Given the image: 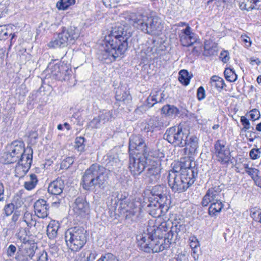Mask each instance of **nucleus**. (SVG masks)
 <instances>
[{"label":"nucleus","instance_id":"obj_64","mask_svg":"<svg viewBox=\"0 0 261 261\" xmlns=\"http://www.w3.org/2000/svg\"><path fill=\"white\" fill-rule=\"evenodd\" d=\"M37 261H48V255L46 252L43 251Z\"/></svg>","mask_w":261,"mask_h":261},{"label":"nucleus","instance_id":"obj_18","mask_svg":"<svg viewBox=\"0 0 261 261\" xmlns=\"http://www.w3.org/2000/svg\"><path fill=\"white\" fill-rule=\"evenodd\" d=\"M150 27H144L146 29L147 34L151 35H159L161 33L163 29V22L162 20L157 16H152V19L149 20Z\"/></svg>","mask_w":261,"mask_h":261},{"label":"nucleus","instance_id":"obj_44","mask_svg":"<svg viewBox=\"0 0 261 261\" xmlns=\"http://www.w3.org/2000/svg\"><path fill=\"white\" fill-rule=\"evenodd\" d=\"M115 97L117 101L124 102L129 97V95L121 88H118L116 91Z\"/></svg>","mask_w":261,"mask_h":261},{"label":"nucleus","instance_id":"obj_30","mask_svg":"<svg viewBox=\"0 0 261 261\" xmlns=\"http://www.w3.org/2000/svg\"><path fill=\"white\" fill-rule=\"evenodd\" d=\"M97 255L94 250H84L79 255L80 261H93Z\"/></svg>","mask_w":261,"mask_h":261},{"label":"nucleus","instance_id":"obj_62","mask_svg":"<svg viewBox=\"0 0 261 261\" xmlns=\"http://www.w3.org/2000/svg\"><path fill=\"white\" fill-rule=\"evenodd\" d=\"M16 251V247L12 244L10 245L7 249V255L9 257L13 256Z\"/></svg>","mask_w":261,"mask_h":261},{"label":"nucleus","instance_id":"obj_49","mask_svg":"<svg viewBox=\"0 0 261 261\" xmlns=\"http://www.w3.org/2000/svg\"><path fill=\"white\" fill-rule=\"evenodd\" d=\"M101 120L99 116L94 117L90 122L88 123V126L92 128H97L100 126V122Z\"/></svg>","mask_w":261,"mask_h":261},{"label":"nucleus","instance_id":"obj_14","mask_svg":"<svg viewBox=\"0 0 261 261\" xmlns=\"http://www.w3.org/2000/svg\"><path fill=\"white\" fill-rule=\"evenodd\" d=\"M146 159L143 154L137 153L135 156H130L129 168L134 176L140 175L144 170Z\"/></svg>","mask_w":261,"mask_h":261},{"label":"nucleus","instance_id":"obj_59","mask_svg":"<svg viewBox=\"0 0 261 261\" xmlns=\"http://www.w3.org/2000/svg\"><path fill=\"white\" fill-rule=\"evenodd\" d=\"M73 163V159L71 158H67L64 160L61 164V166L68 168Z\"/></svg>","mask_w":261,"mask_h":261},{"label":"nucleus","instance_id":"obj_53","mask_svg":"<svg viewBox=\"0 0 261 261\" xmlns=\"http://www.w3.org/2000/svg\"><path fill=\"white\" fill-rule=\"evenodd\" d=\"M241 122L243 125V128L242 129L243 130L246 131L247 130L250 129V124L249 120L246 117L242 116L241 117Z\"/></svg>","mask_w":261,"mask_h":261},{"label":"nucleus","instance_id":"obj_51","mask_svg":"<svg viewBox=\"0 0 261 261\" xmlns=\"http://www.w3.org/2000/svg\"><path fill=\"white\" fill-rule=\"evenodd\" d=\"M15 259L17 261H29L30 259L22 252L21 250L19 249L16 253Z\"/></svg>","mask_w":261,"mask_h":261},{"label":"nucleus","instance_id":"obj_37","mask_svg":"<svg viewBox=\"0 0 261 261\" xmlns=\"http://www.w3.org/2000/svg\"><path fill=\"white\" fill-rule=\"evenodd\" d=\"M247 173L251 177L256 185L261 187V184L259 182L261 174L258 169L252 168L250 170L247 171Z\"/></svg>","mask_w":261,"mask_h":261},{"label":"nucleus","instance_id":"obj_5","mask_svg":"<svg viewBox=\"0 0 261 261\" xmlns=\"http://www.w3.org/2000/svg\"><path fill=\"white\" fill-rule=\"evenodd\" d=\"M87 236V231L83 227H71L65 232L66 245L71 251H78L86 244Z\"/></svg>","mask_w":261,"mask_h":261},{"label":"nucleus","instance_id":"obj_11","mask_svg":"<svg viewBox=\"0 0 261 261\" xmlns=\"http://www.w3.org/2000/svg\"><path fill=\"white\" fill-rule=\"evenodd\" d=\"M224 187V185L219 181H215L203 196L201 201L202 205L207 206L210 203L222 201V190Z\"/></svg>","mask_w":261,"mask_h":261},{"label":"nucleus","instance_id":"obj_58","mask_svg":"<svg viewBox=\"0 0 261 261\" xmlns=\"http://www.w3.org/2000/svg\"><path fill=\"white\" fill-rule=\"evenodd\" d=\"M252 218L255 221H258L261 223V211L256 210L251 213Z\"/></svg>","mask_w":261,"mask_h":261},{"label":"nucleus","instance_id":"obj_1","mask_svg":"<svg viewBox=\"0 0 261 261\" xmlns=\"http://www.w3.org/2000/svg\"><path fill=\"white\" fill-rule=\"evenodd\" d=\"M129 36L122 27L114 28L105 37V43L98 54V58L106 63L116 60L127 49Z\"/></svg>","mask_w":261,"mask_h":261},{"label":"nucleus","instance_id":"obj_17","mask_svg":"<svg viewBox=\"0 0 261 261\" xmlns=\"http://www.w3.org/2000/svg\"><path fill=\"white\" fill-rule=\"evenodd\" d=\"M179 37L182 45L186 47L191 46L197 39L195 34L192 31L189 25H187L186 29L181 30Z\"/></svg>","mask_w":261,"mask_h":261},{"label":"nucleus","instance_id":"obj_50","mask_svg":"<svg viewBox=\"0 0 261 261\" xmlns=\"http://www.w3.org/2000/svg\"><path fill=\"white\" fill-rule=\"evenodd\" d=\"M240 40L243 43L245 47L248 48L251 45V41L250 37L246 34H242L240 37Z\"/></svg>","mask_w":261,"mask_h":261},{"label":"nucleus","instance_id":"obj_43","mask_svg":"<svg viewBox=\"0 0 261 261\" xmlns=\"http://www.w3.org/2000/svg\"><path fill=\"white\" fill-rule=\"evenodd\" d=\"M203 54L206 57L214 56L217 54V49L216 46H208L207 44H205Z\"/></svg>","mask_w":261,"mask_h":261},{"label":"nucleus","instance_id":"obj_24","mask_svg":"<svg viewBox=\"0 0 261 261\" xmlns=\"http://www.w3.org/2000/svg\"><path fill=\"white\" fill-rule=\"evenodd\" d=\"M164 97L165 95L162 91H152L147 99V106L148 108L152 107L155 103L162 102Z\"/></svg>","mask_w":261,"mask_h":261},{"label":"nucleus","instance_id":"obj_22","mask_svg":"<svg viewBox=\"0 0 261 261\" xmlns=\"http://www.w3.org/2000/svg\"><path fill=\"white\" fill-rule=\"evenodd\" d=\"M75 213L78 215L85 214L89 209V205L85 199L83 197H77L72 205Z\"/></svg>","mask_w":261,"mask_h":261},{"label":"nucleus","instance_id":"obj_6","mask_svg":"<svg viewBox=\"0 0 261 261\" xmlns=\"http://www.w3.org/2000/svg\"><path fill=\"white\" fill-rule=\"evenodd\" d=\"M80 30L75 27H70L67 29L63 28L58 36L48 43L50 48L64 47L69 44H73L79 37Z\"/></svg>","mask_w":261,"mask_h":261},{"label":"nucleus","instance_id":"obj_45","mask_svg":"<svg viewBox=\"0 0 261 261\" xmlns=\"http://www.w3.org/2000/svg\"><path fill=\"white\" fill-rule=\"evenodd\" d=\"M85 138L82 137H77L75 141V147L79 151H83L85 148Z\"/></svg>","mask_w":261,"mask_h":261},{"label":"nucleus","instance_id":"obj_47","mask_svg":"<svg viewBox=\"0 0 261 261\" xmlns=\"http://www.w3.org/2000/svg\"><path fill=\"white\" fill-rule=\"evenodd\" d=\"M190 246L192 249H199L200 244L199 242L196 237L194 236H191L189 239Z\"/></svg>","mask_w":261,"mask_h":261},{"label":"nucleus","instance_id":"obj_25","mask_svg":"<svg viewBox=\"0 0 261 261\" xmlns=\"http://www.w3.org/2000/svg\"><path fill=\"white\" fill-rule=\"evenodd\" d=\"M161 168L157 164L149 167L146 173V177L150 182H155L160 177Z\"/></svg>","mask_w":261,"mask_h":261},{"label":"nucleus","instance_id":"obj_48","mask_svg":"<svg viewBox=\"0 0 261 261\" xmlns=\"http://www.w3.org/2000/svg\"><path fill=\"white\" fill-rule=\"evenodd\" d=\"M97 261H119L114 255L108 253L102 255Z\"/></svg>","mask_w":261,"mask_h":261},{"label":"nucleus","instance_id":"obj_28","mask_svg":"<svg viewBox=\"0 0 261 261\" xmlns=\"http://www.w3.org/2000/svg\"><path fill=\"white\" fill-rule=\"evenodd\" d=\"M59 227L60 224L57 221L51 220L49 223L46 229V233L50 239H54L57 237Z\"/></svg>","mask_w":261,"mask_h":261},{"label":"nucleus","instance_id":"obj_57","mask_svg":"<svg viewBox=\"0 0 261 261\" xmlns=\"http://www.w3.org/2000/svg\"><path fill=\"white\" fill-rule=\"evenodd\" d=\"M171 229H173V228ZM174 234V230L170 229L167 234L164 235L165 238L164 240H166V242H168L169 247H170V245L171 243V241L173 238Z\"/></svg>","mask_w":261,"mask_h":261},{"label":"nucleus","instance_id":"obj_35","mask_svg":"<svg viewBox=\"0 0 261 261\" xmlns=\"http://www.w3.org/2000/svg\"><path fill=\"white\" fill-rule=\"evenodd\" d=\"M75 4V0H60L57 3L56 7L59 10H65Z\"/></svg>","mask_w":261,"mask_h":261},{"label":"nucleus","instance_id":"obj_42","mask_svg":"<svg viewBox=\"0 0 261 261\" xmlns=\"http://www.w3.org/2000/svg\"><path fill=\"white\" fill-rule=\"evenodd\" d=\"M179 81L185 85L187 86L190 82V76H188V72L186 70H181L179 72Z\"/></svg>","mask_w":261,"mask_h":261},{"label":"nucleus","instance_id":"obj_4","mask_svg":"<svg viewBox=\"0 0 261 261\" xmlns=\"http://www.w3.org/2000/svg\"><path fill=\"white\" fill-rule=\"evenodd\" d=\"M137 239L140 249L146 252H159L169 248L168 242L154 232L150 235L147 229L142 234L138 235Z\"/></svg>","mask_w":261,"mask_h":261},{"label":"nucleus","instance_id":"obj_27","mask_svg":"<svg viewBox=\"0 0 261 261\" xmlns=\"http://www.w3.org/2000/svg\"><path fill=\"white\" fill-rule=\"evenodd\" d=\"M65 66H60L58 64L50 63L47 68V72L50 74L53 77L57 80L62 79L61 71H63Z\"/></svg>","mask_w":261,"mask_h":261},{"label":"nucleus","instance_id":"obj_21","mask_svg":"<svg viewBox=\"0 0 261 261\" xmlns=\"http://www.w3.org/2000/svg\"><path fill=\"white\" fill-rule=\"evenodd\" d=\"M186 147L184 149L185 154L189 158H192L197 152L198 147V138L195 136H192L188 140L187 139Z\"/></svg>","mask_w":261,"mask_h":261},{"label":"nucleus","instance_id":"obj_38","mask_svg":"<svg viewBox=\"0 0 261 261\" xmlns=\"http://www.w3.org/2000/svg\"><path fill=\"white\" fill-rule=\"evenodd\" d=\"M166 193V187L164 185H156L151 190V193L153 196L158 197Z\"/></svg>","mask_w":261,"mask_h":261},{"label":"nucleus","instance_id":"obj_60","mask_svg":"<svg viewBox=\"0 0 261 261\" xmlns=\"http://www.w3.org/2000/svg\"><path fill=\"white\" fill-rule=\"evenodd\" d=\"M197 98L199 100H201L205 97V90L202 86L198 88L197 92Z\"/></svg>","mask_w":261,"mask_h":261},{"label":"nucleus","instance_id":"obj_34","mask_svg":"<svg viewBox=\"0 0 261 261\" xmlns=\"http://www.w3.org/2000/svg\"><path fill=\"white\" fill-rule=\"evenodd\" d=\"M98 116L103 123L111 121L114 118L112 111L107 110L100 111Z\"/></svg>","mask_w":261,"mask_h":261},{"label":"nucleus","instance_id":"obj_32","mask_svg":"<svg viewBox=\"0 0 261 261\" xmlns=\"http://www.w3.org/2000/svg\"><path fill=\"white\" fill-rule=\"evenodd\" d=\"M211 205L208 208V214L212 217L218 215L224 207L222 201L210 203Z\"/></svg>","mask_w":261,"mask_h":261},{"label":"nucleus","instance_id":"obj_3","mask_svg":"<svg viewBox=\"0 0 261 261\" xmlns=\"http://www.w3.org/2000/svg\"><path fill=\"white\" fill-rule=\"evenodd\" d=\"M108 172L105 168L97 164H92L83 176V187L86 190L96 186L104 189L108 185Z\"/></svg>","mask_w":261,"mask_h":261},{"label":"nucleus","instance_id":"obj_41","mask_svg":"<svg viewBox=\"0 0 261 261\" xmlns=\"http://www.w3.org/2000/svg\"><path fill=\"white\" fill-rule=\"evenodd\" d=\"M33 215L31 213L26 212L24 214L23 217V221L24 222L27 226L29 227H31L33 226H35L36 224V221L33 219Z\"/></svg>","mask_w":261,"mask_h":261},{"label":"nucleus","instance_id":"obj_54","mask_svg":"<svg viewBox=\"0 0 261 261\" xmlns=\"http://www.w3.org/2000/svg\"><path fill=\"white\" fill-rule=\"evenodd\" d=\"M15 206L13 203H9L5 205L4 212L7 216L11 215L14 212Z\"/></svg>","mask_w":261,"mask_h":261},{"label":"nucleus","instance_id":"obj_23","mask_svg":"<svg viewBox=\"0 0 261 261\" xmlns=\"http://www.w3.org/2000/svg\"><path fill=\"white\" fill-rule=\"evenodd\" d=\"M64 188V181L61 178H57L49 185L48 192L53 195H60Z\"/></svg>","mask_w":261,"mask_h":261},{"label":"nucleus","instance_id":"obj_52","mask_svg":"<svg viewBox=\"0 0 261 261\" xmlns=\"http://www.w3.org/2000/svg\"><path fill=\"white\" fill-rule=\"evenodd\" d=\"M249 113L250 119L253 121H255L260 117V112L256 109L251 110Z\"/></svg>","mask_w":261,"mask_h":261},{"label":"nucleus","instance_id":"obj_46","mask_svg":"<svg viewBox=\"0 0 261 261\" xmlns=\"http://www.w3.org/2000/svg\"><path fill=\"white\" fill-rule=\"evenodd\" d=\"M152 51V47H146L142 49L141 51V56L143 59H148L149 58H150Z\"/></svg>","mask_w":261,"mask_h":261},{"label":"nucleus","instance_id":"obj_56","mask_svg":"<svg viewBox=\"0 0 261 261\" xmlns=\"http://www.w3.org/2000/svg\"><path fill=\"white\" fill-rule=\"evenodd\" d=\"M219 58L224 63H227L230 59L228 51L227 50H223L220 53Z\"/></svg>","mask_w":261,"mask_h":261},{"label":"nucleus","instance_id":"obj_36","mask_svg":"<svg viewBox=\"0 0 261 261\" xmlns=\"http://www.w3.org/2000/svg\"><path fill=\"white\" fill-rule=\"evenodd\" d=\"M240 7L242 9L248 11L253 9H257V5L255 0H241Z\"/></svg>","mask_w":261,"mask_h":261},{"label":"nucleus","instance_id":"obj_55","mask_svg":"<svg viewBox=\"0 0 261 261\" xmlns=\"http://www.w3.org/2000/svg\"><path fill=\"white\" fill-rule=\"evenodd\" d=\"M260 153L259 149L253 148L250 150L249 155L251 159L256 160L259 158Z\"/></svg>","mask_w":261,"mask_h":261},{"label":"nucleus","instance_id":"obj_40","mask_svg":"<svg viewBox=\"0 0 261 261\" xmlns=\"http://www.w3.org/2000/svg\"><path fill=\"white\" fill-rule=\"evenodd\" d=\"M210 83L212 86L215 88L222 89L224 87V83L223 80L218 76H213L211 79Z\"/></svg>","mask_w":261,"mask_h":261},{"label":"nucleus","instance_id":"obj_39","mask_svg":"<svg viewBox=\"0 0 261 261\" xmlns=\"http://www.w3.org/2000/svg\"><path fill=\"white\" fill-rule=\"evenodd\" d=\"M225 77L230 82H234L237 79V75L234 71L230 68H226L224 72Z\"/></svg>","mask_w":261,"mask_h":261},{"label":"nucleus","instance_id":"obj_20","mask_svg":"<svg viewBox=\"0 0 261 261\" xmlns=\"http://www.w3.org/2000/svg\"><path fill=\"white\" fill-rule=\"evenodd\" d=\"M36 215L40 218H44L48 215L49 206L47 202L42 199L37 200L34 204Z\"/></svg>","mask_w":261,"mask_h":261},{"label":"nucleus","instance_id":"obj_2","mask_svg":"<svg viewBox=\"0 0 261 261\" xmlns=\"http://www.w3.org/2000/svg\"><path fill=\"white\" fill-rule=\"evenodd\" d=\"M182 163L180 172L171 170L168 173V185L174 192L181 193L187 190L193 184L197 174L194 169L187 167V160Z\"/></svg>","mask_w":261,"mask_h":261},{"label":"nucleus","instance_id":"obj_12","mask_svg":"<svg viewBox=\"0 0 261 261\" xmlns=\"http://www.w3.org/2000/svg\"><path fill=\"white\" fill-rule=\"evenodd\" d=\"M26 152H28V155L22 156V158L17 161L18 163L15 168V176L19 178L24 176L29 170L32 162V150L28 148Z\"/></svg>","mask_w":261,"mask_h":261},{"label":"nucleus","instance_id":"obj_13","mask_svg":"<svg viewBox=\"0 0 261 261\" xmlns=\"http://www.w3.org/2000/svg\"><path fill=\"white\" fill-rule=\"evenodd\" d=\"M173 227V224L170 221H164L162 222H157L156 220L154 221L151 220L148 221V225L147 227V231L149 232L150 235H152V232H154L158 237H161L163 238L166 232L169 229Z\"/></svg>","mask_w":261,"mask_h":261},{"label":"nucleus","instance_id":"obj_61","mask_svg":"<svg viewBox=\"0 0 261 261\" xmlns=\"http://www.w3.org/2000/svg\"><path fill=\"white\" fill-rule=\"evenodd\" d=\"M59 195H54L53 196V201L51 205L55 207H58L60 205L62 199L59 197Z\"/></svg>","mask_w":261,"mask_h":261},{"label":"nucleus","instance_id":"obj_31","mask_svg":"<svg viewBox=\"0 0 261 261\" xmlns=\"http://www.w3.org/2000/svg\"><path fill=\"white\" fill-rule=\"evenodd\" d=\"M38 181L37 175L35 174H30L26 177L25 181L24 182V187L27 190H32L36 187Z\"/></svg>","mask_w":261,"mask_h":261},{"label":"nucleus","instance_id":"obj_8","mask_svg":"<svg viewBox=\"0 0 261 261\" xmlns=\"http://www.w3.org/2000/svg\"><path fill=\"white\" fill-rule=\"evenodd\" d=\"M189 135V130L183 125L179 124L167 129L164 135V138L174 146L184 147L187 143Z\"/></svg>","mask_w":261,"mask_h":261},{"label":"nucleus","instance_id":"obj_16","mask_svg":"<svg viewBox=\"0 0 261 261\" xmlns=\"http://www.w3.org/2000/svg\"><path fill=\"white\" fill-rule=\"evenodd\" d=\"M169 124V122L164 117H152L146 121L144 130L146 132H153L166 127Z\"/></svg>","mask_w":261,"mask_h":261},{"label":"nucleus","instance_id":"obj_33","mask_svg":"<svg viewBox=\"0 0 261 261\" xmlns=\"http://www.w3.org/2000/svg\"><path fill=\"white\" fill-rule=\"evenodd\" d=\"M162 113L168 116H175L179 113L177 108L173 105H167L162 108Z\"/></svg>","mask_w":261,"mask_h":261},{"label":"nucleus","instance_id":"obj_10","mask_svg":"<svg viewBox=\"0 0 261 261\" xmlns=\"http://www.w3.org/2000/svg\"><path fill=\"white\" fill-rule=\"evenodd\" d=\"M212 153L213 157L222 165H227L231 161L230 148L224 140L215 142Z\"/></svg>","mask_w":261,"mask_h":261},{"label":"nucleus","instance_id":"obj_15","mask_svg":"<svg viewBox=\"0 0 261 261\" xmlns=\"http://www.w3.org/2000/svg\"><path fill=\"white\" fill-rule=\"evenodd\" d=\"M16 236L22 243L19 247V250H21L22 252L28 257V258L32 259L35 254V251L33 247L31 246L26 232L24 231H19L16 233Z\"/></svg>","mask_w":261,"mask_h":261},{"label":"nucleus","instance_id":"obj_29","mask_svg":"<svg viewBox=\"0 0 261 261\" xmlns=\"http://www.w3.org/2000/svg\"><path fill=\"white\" fill-rule=\"evenodd\" d=\"M155 199L161 205L162 211H164L165 213H167L171 203L170 197L167 194V193H165L162 196L155 197Z\"/></svg>","mask_w":261,"mask_h":261},{"label":"nucleus","instance_id":"obj_26","mask_svg":"<svg viewBox=\"0 0 261 261\" xmlns=\"http://www.w3.org/2000/svg\"><path fill=\"white\" fill-rule=\"evenodd\" d=\"M147 207L149 214L153 217H159L162 214H165L162 211L161 205L155 198L148 204Z\"/></svg>","mask_w":261,"mask_h":261},{"label":"nucleus","instance_id":"obj_19","mask_svg":"<svg viewBox=\"0 0 261 261\" xmlns=\"http://www.w3.org/2000/svg\"><path fill=\"white\" fill-rule=\"evenodd\" d=\"M145 147L144 140L141 136L134 135L130 137L129 145V150H136L140 153H143L145 151Z\"/></svg>","mask_w":261,"mask_h":261},{"label":"nucleus","instance_id":"obj_9","mask_svg":"<svg viewBox=\"0 0 261 261\" xmlns=\"http://www.w3.org/2000/svg\"><path fill=\"white\" fill-rule=\"evenodd\" d=\"M152 16L129 12H125L120 15L121 21L124 23V24H132L146 34L147 31L143 28L144 26L147 28L150 27V23H149V20L152 19Z\"/></svg>","mask_w":261,"mask_h":261},{"label":"nucleus","instance_id":"obj_63","mask_svg":"<svg viewBox=\"0 0 261 261\" xmlns=\"http://www.w3.org/2000/svg\"><path fill=\"white\" fill-rule=\"evenodd\" d=\"M108 166L112 167H118L121 165L120 161L117 158H114L112 160H110L108 163Z\"/></svg>","mask_w":261,"mask_h":261},{"label":"nucleus","instance_id":"obj_7","mask_svg":"<svg viewBox=\"0 0 261 261\" xmlns=\"http://www.w3.org/2000/svg\"><path fill=\"white\" fill-rule=\"evenodd\" d=\"M23 142L15 141L8 145L6 151L1 156L0 161L3 164H11L18 161L22 156L28 155L27 149H24Z\"/></svg>","mask_w":261,"mask_h":261}]
</instances>
